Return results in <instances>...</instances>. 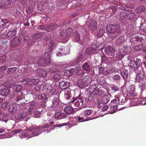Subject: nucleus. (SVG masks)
Wrapping results in <instances>:
<instances>
[{
  "mask_svg": "<svg viewBox=\"0 0 146 146\" xmlns=\"http://www.w3.org/2000/svg\"><path fill=\"white\" fill-rule=\"evenodd\" d=\"M105 92L102 88H98V86L96 84H92L90 85L89 88L86 90L85 93L88 95L92 94L94 95H102L104 94Z\"/></svg>",
  "mask_w": 146,
  "mask_h": 146,
  "instance_id": "nucleus-1",
  "label": "nucleus"
},
{
  "mask_svg": "<svg viewBox=\"0 0 146 146\" xmlns=\"http://www.w3.org/2000/svg\"><path fill=\"white\" fill-rule=\"evenodd\" d=\"M47 126H38L33 125L30 127V130L31 131L30 135L32 137L36 136L47 130Z\"/></svg>",
  "mask_w": 146,
  "mask_h": 146,
  "instance_id": "nucleus-2",
  "label": "nucleus"
},
{
  "mask_svg": "<svg viewBox=\"0 0 146 146\" xmlns=\"http://www.w3.org/2000/svg\"><path fill=\"white\" fill-rule=\"evenodd\" d=\"M82 97L83 96H81V94H80L79 96L75 98L73 97L70 102L71 106L81 108L84 102Z\"/></svg>",
  "mask_w": 146,
  "mask_h": 146,
  "instance_id": "nucleus-3",
  "label": "nucleus"
},
{
  "mask_svg": "<svg viewBox=\"0 0 146 146\" xmlns=\"http://www.w3.org/2000/svg\"><path fill=\"white\" fill-rule=\"evenodd\" d=\"M120 25H113L110 24L107 25L106 27V31L109 33L117 34L120 31Z\"/></svg>",
  "mask_w": 146,
  "mask_h": 146,
  "instance_id": "nucleus-4",
  "label": "nucleus"
},
{
  "mask_svg": "<svg viewBox=\"0 0 146 146\" xmlns=\"http://www.w3.org/2000/svg\"><path fill=\"white\" fill-rule=\"evenodd\" d=\"M146 38V35H145L139 34L133 37L131 39V41L135 43L139 42H142Z\"/></svg>",
  "mask_w": 146,
  "mask_h": 146,
  "instance_id": "nucleus-5",
  "label": "nucleus"
},
{
  "mask_svg": "<svg viewBox=\"0 0 146 146\" xmlns=\"http://www.w3.org/2000/svg\"><path fill=\"white\" fill-rule=\"evenodd\" d=\"M15 102L19 105H23L25 104V100L23 98V93H17L15 97Z\"/></svg>",
  "mask_w": 146,
  "mask_h": 146,
  "instance_id": "nucleus-6",
  "label": "nucleus"
},
{
  "mask_svg": "<svg viewBox=\"0 0 146 146\" xmlns=\"http://www.w3.org/2000/svg\"><path fill=\"white\" fill-rule=\"evenodd\" d=\"M25 82V84L26 85H35L38 84L39 80L38 79H31L29 78H24L23 79L21 82Z\"/></svg>",
  "mask_w": 146,
  "mask_h": 146,
  "instance_id": "nucleus-7",
  "label": "nucleus"
},
{
  "mask_svg": "<svg viewBox=\"0 0 146 146\" xmlns=\"http://www.w3.org/2000/svg\"><path fill=\"white\" fill-rule=\"evenodd\" d=\"M82 68V70L87 73L90 72L92 70V65L90 62H86L83 63Z\"/></svg>",
  "mask_w": 146,
  "mask_h": 146,
  "instance_id": "nucleus-8",
  "label": "nucleus"
},
{
  "mask_svg": "<svg viewBox=\"0 0 146 146\" xmlns=\"http://www.w3.org/2000/svg\"><path fill=\"white\" fill-rule=\"evenodd\" d=\"M141 64V60L136 58V61L131 60L130 62V66L133 69H136L138 68Z\"/></svg>",
  "mask_w": 146,
  "mask_h": 146,
  "instance_id": "nucleus-9",
  "label": "nucleus"
},
{
  "mask_svg": "<svg viewBox=\"0 0 146 146\" xmlns=\"http://www.w3.org/2000/svg\"><path fill=\"white\" fill-rule=\"evenodd\" d=\"M50 58L49 56V59L48 60V62L46 61L45 59L41 58L38 60L37 64L40 66H47L50 65Z\"/></svg>",
  "mask_w": 146,
  "mask_h": 146,
  "instance_id": "nucleus-10",
  "label": "nucleus"
},
{
  "mask_svg": "<svg viewBox=\"0 0 146 146\" xmlns=\"http://www.w3.org/2000/svg\"><path fill=\"white\" fill-rule=\"evenodd\" d=\"M104 51L107 55L112 56L114 54L115 50L113 47L108 46L105 48Z\"/></svg>",
  "mask_w": 146,
  "mask_h": 146,
  "instance_id": "nucleus-11",
  "label": "nucleus"
},
{
  "mask_svg": "<svg viewBox=\"0 0 146 146\" xmlns=\"http://www.w3.org/2000/svg\"><path fill=\"white\" fill-rule=\"evenodd\" d=\"M21 38L20 37L14 38L11 42V46L12 47H17L21 44Z\"/></svg>",
  "mask_w": 146,
  "mask_h": 146,
  "instance_id": "nucleus-12",
  "label": "nucleus"
},
{
  "mask_svg": "<svg viewBox=\"0 0 146 146\" xmlns=\"http://www.w3.org/2000/svg\"><path fill=\"white\" fill-rule=\"evenodd\" d=\"M12 80V78L11 77H8L5 80V82L2 84V86L7 88H11L13 85Z\"/></svg>",
  "mask_w": 146,
  "mask_h": 146,
  "instance_id": "nucleus-13",
  "label": "nucleus"
},
{
  "mask_svg": "<svg viewBox=\"0 0 146 146\" xmlns=\"http://www.w3.org/2000/svg\"><path fill=\"white\" fill-rule=\"evenodd\" d=\"M71 90L69 89L63 90L62 92L64 93V97L66 100L70 99L72 97V94L71 93Z\"/></svg>",
  "mask_w": 146,
  "mask_h": 146,
  "instance_id": "nucleus-14",
  "label": "nucleus"
},
{
  "mask_svg": "<svg viewBox=\"0 0 146 146\" xmlns=\"http://www.w3.org/2000/svg\"><path fill=\"white\" fill-rule=\"evenodd\" d=\"M126 17L131 22H134L136 20V16L134 12H131L126 14Z\"/></svg>",
  "mask_w": 146,
  "mask_h": 146,
  "instance_id": "nucleus-15",
  "label": "nucleus"
},
{
  "mask_svg": "<svg viewBox=\"0 0 146 146\" xmlns=\"http://www.w3.org/2000/svg\"><path fill=\"white\" fill-rule=\"evenodd\" d=\"M82 84L85 83L86 85L89 84L92 81V77L90 75L84 76L82 78Z\"/></svg>",
  "mask_w": 146,
  "mask_h": 146,
  "instance_id": "nucleus-16",
  "label": "nucleus"
},
{
  "mask_svg": "<svg viewBox=\"0 0 146 146\" xmlns=\"http://www.w3.org/2000/svg\"><path fill=\"white\" fill-rule=\"evenodd\" d=\"M70 83L64 81L61 82L59 83V86L60 88L63 90L68 89L69 87Z\"/></svg>",
  "mask_w": 146,
  "mask_h": 146,
  "instance_id": "nucleus-17",
  "label": "nucleus"
},
{
  "mask_svg": "<svg viewBox=\"0 0 146 146\" xmlns=\"http://www.w3.org/2000/svg\"><path fill=\"white\" fill-rule=\"evenodd\" d=\"M127 47H122L119 49V54L120 58H123L127 53L129 52L127 50Z\"/></svg>",
  "mask_w": 146,
  "mask_h": 146,
  "instance_id": "nucleus-18",
  "label": "nucleus"
},
{
  "mask_svg": "<svg viewBox=\"0 0 146 146\" xmlns=\"http://www.w3.org/2000/svg\"><path fill=\"white\" fill-rule=\"evenodd\" d=\"M118 73H120L123 79L127 78L128 76V72L125 68H123L118 71Z\"/></svg>",
  "mask_w": 146,
  "mask_h": 146,
  "instance_id": "nucleus-19",
  "label": "nucleus"
},
{
  "mask_svg": "<svg viewBox=\"0 0 146 146\" xmlns=\"http://www.w3.org/2000/svg\"><path fill=\"white\" fill-rule=\"evenodd\" d=\"M54 117L55 118L60 119L66 118L67 115L65 113L58 111L55 112Z\"/></svg>",
  "mask_w": 146,
  "mask_h": 146,
  "instance_id": "nucleus-20",
  "label": "nucleus"
},
{
  "mask_svg": "<svg viewBox=\"0 0 146 146\" xmlns=\"http://www.w3.org/2000/svg\"><path fill=\"white\" fill-rule=\"evenodd\" d=\"M126 39L124 36H122L117 38L115 40V44L117 46H120L123 43Z\"/></svg>",
  "mask_w": 146,
  "mask_h": 146,
  "instance_id": "nucleus-21",
  "label": "nucleus"
},
{
  "mask_svg": "<svg viewBox=\"0 0 146 146\" xmlns=\"http://www.w3.org/2000/svg\"><path fill=\"white\" fill-rule=\"evenodd\" d=\"M31 131L30 130V127L26 131H23L21 133V138L28 137V138H30L32 137V136L30 135V134L31 133Z\"/></svg>",
  "mask_w": 146,
  "mask_h": 146,
  "instance_id": "nucleus-22",
  "label": "nucleus"
},
{
  "mask_svg": "<svg viewBox=\"0 0 146 146\" xmlns=\"http://www.w3.org/2000/svg\"><path fill=\"white\" fill-rule=\"evenodd\" d=\"M64 111L68 114H73L75 112V111L73 108L68 106H66L65 107Z\"/></svg>",
  "mask_w": 146,
  "mask_h": 146,
  "instance_id": "nucleus-23",
  "label": "nucleus"
},
{
  "mask_svg": "<svg viewBox=\"0 0 146 146\" xmlns=\"http://www.w3.org/2000/svg\"><path fill=\"white\" fill-rule=\"evenodd\" d=\"M28 115V113L26 111H23L21 113H18L17 116V119L19 120H21L24 119Z\"/></svg>",
  "mask_w": 146,
  "mask_h": 146,
  "instance_id": "nucleus-24",
  "label": "nucleus"
},
{
  "mask_svg": "<svg viewBox=\"0 0 146 146\" xmlns=\"http://www.w3.org/2000/svg\"><path fill=\"white\" fill-rule=\"evenodd\" d=\"M111 96L110 94L103 96L102 98V103L106 104L108 103L110 100V97Z\"/></svg>",
  "mask_w": 146,
  "mask_h": 146,
  "instance_id": "nucleus-25",
  "label": "nucleus"
},
{
  "mask_svg": "<svg viewBox=\"0 0 146 146\" xmlns=\"http://www.w3.org/2000/svg\"><path fill=\"white\" fill-rule=\"evenodd\" d=\"M17 34V30L13 29L9 31L7 34V36L9 37L12 38L15 36Z\"/></svg>",
  "mask_w": 146,
  "mask_h": 146,
  "instance_id": "nucleus-26",
  "label": "nucleus"
},
{
  "mask_svg": "<svg viewBox=\"0 0 146 146\" xmlns=\"http://www.w3.org/2000/svg\"><path fill=\"white\" fill-rule=\"evenodd\" d=\"M0 92L1 94L3 96L7 95L10 94V90L8 88L0 89Z\"/></svg>",
  "mask_w": 146,
  "mask_h": 146,
  "instance_id": "nucleus-27",
  "label": "nucleus"
},
{
  "mask_svg": "<svg viewBox=\"0 0 146 146\" xmlns=\"http://www.w3.org/2000/svg\"><path fill=\"white\" fill-rule=\"evenodd\" d=\"M98 83L100 85H103L105 83V78L103 76L98 77L96 79Z\"/></svg>",
  "mask_w": 146,
  "mask_h": 146,
  "instance_id": "nucleus-28",
  "label": "nucleus"
},
{
  "mask_svg": "<svg viewBox=\"0 0 146 146\" xmlns=\"http://www.w3.org/2000/svg\"><path fill=\"white\" fill-rule=\"evenodd\" d=\"M145 10V7L142 5H140L136 8L135 11L137 13H140L143 12Z\"/></svg>",
  "mask_w": 146,
  "mask_h": 146,
  "instance_id": "nucleus-29",
  "label": "nucleus"
},
{
  "mask_svg": "<svg viewBox=\"0 0 146 146\" xmlns=\"http://www.w3.org/2000/svg\"><path fill=\"white\" fill-rule=\"evenodd\" d=\"M38 72L39 76L42 77H45L48 74L47 72L44 69L38 70Z\"/></svg>",
  "mask_w": 146,
  "mask_h": 146,
  "instance_id": "nucleus-30",
  "label": "nucleus"
},
{
  "mask_svg": "<svg viewBox=\"0 0 146 146\" xmlns=\"http://www.w3.org/2000/svg\"><path fill=\"white\" fill-rule=\"evenodd\" d=\"M97 23L95 21H93L90 24L88 27L91 29L94 30L96 29L97 27Z\"/></svg>",
  "mask_w": 146,
  "mask_h": 146,
  "instance_id": "nucleus-31",
  "label": "nucleus"
},
{
  "mask_svg": "<svg viewBox=\"0 0 146 146\" xmlns=\"http://www.w3.org/2000/svg\"><path fill=\"white\" fill-rule=\"evenodd\" d=\"M17 110V106L15 105L10 106L9 108V111L12 114L16 112Z\"/></svg>",
  "mask_w": 146,
  "mask_h": 146,
  "instance_id": "nucleus-32",
  "label": "nucleus"
},
{
  "mask_svg": "<svg viewBox=\"0 0 146 146\" xmlns=\"http://www.w3.org/2000/svg\"><path fill=\"white\" fill-rule=\"evenodd\" d=\"M74 72V70L70 69V70H67L65 71L63 74L64 76L68 77L71 76Z\"/></svg>",
  "mask_w": 146,
  "mask_h": 146,
  "instance_id": "nucleus-33",
  "label": "nucleus"
},
{
  "mask_svg": "<svg viewBox=\"0 0 146 146\" xmlns=\"http://www.w3.org/2000/svg\"><path fill=\"white\" fill-rule=\"evenodd\" d=\"M116 98L118 99L117 101L120 105H123L125 102V98L124 97H119V96H117Z\"/></svg>",
  "mask_w": 146,
  "mask_h": 146,
  "instance_id": "nucleus-34",
  "label": "nucleus"
},
{
  "mask_svg": "<svg viewBox=\"0 0 146 146\" xmlns=\"http://www.w3.org/2000/svg\"><path fill=\"white\" fill-rule=\"evenodd\" d=\"M42 36V34L40 33H37L33 35V38L34 40L36 41L40 38Z\"/></svg>",
  "mask_w": 146,
  "mask_h": 146,
  "instance_id": "nucleus-35",
  "label": "nucleus"
},
{
  "mask_svg": "<svg viewBox=\"0 0 146 146\" xmlns=\"http://www.w3.org/2000/svg\"><path fill=\"white\" fill-rule=\"evenodd\" d=\"M96 50L95 47H92L88 48L86 49V52L89 54L93 53L94 51Z\"/></svg>",
  "mask_w": 146,
  "mask_h": 146,
  "instance_id": "nucleus-36",
  "label": "nucleus"
},
{
  "mask_svg": "<svg viewBox=\"0 0 146 146\" xmlns=\"http://www.w3.org/2000/svg\"><path fill=\"white\" fill-rule=\"evenodd\" d=\"M17 68L16 67L9 68L7 70V73L8 74H10L14 73L17 71Z\"/></svg>",
  "mask_w": 146,
  "mask_h": 146,
  "instance_id": "nucleus-37",
  "label": "nucleus"
},
{
  "mask_svg": "<svg viewBox=\"0 0 146 146\" xmlns=\"http://www.w3.org/2000/svg\"><path fill=\"white\" fill-rule=\"evenodd\" d=\"M77 71L76 72V75L83 76L84 74V71L83 70H82L80 68H77L76 69Z\"/></svg>",
  "mask_w": 146,
  "mask_h": 146,
  "instance_id": "nucleus-38",
  "label": "nucleus"
},
{
  "mask_svg": "<svg viewBox=\"0 0 146 146\" xmlns=\"http://www.w3.org/2000/svg\"><path fill=\"white\" fill-rule=\"evenodd\" d=\"M59 100L57 98H54L52 101L53 105L52 106L53 107H56L58 105Z\"/></svg>",
  "mask_w": 146,
  "mask_h": 146,
  "instance_id": "nucleus-39",
  "label": "nucleus"
},
{
  "mask_svg": "<svg viewBox=\"0 0 146 146\" xmlns=\"http://www.w3.org/2000/svg\"><path fill=\"white\" fill-rule=\"evenodd\" d=\"M54 26L55 24H50L49 25L47 26L46 29V31L48 32L52 31Z\"/></svg>",
  "mask_w": 146,
  "mask_h": 146,
  "instance_id": "nucleus-40",
  "label": "nucleus"
},
{
  "mask_svg": "<svg viewBox=\"0 0 146 146\" xmlns=\"http://www.w3.org/2000/svg\"><path fill=\"white\" fill-rule=\"evenodd\" d=\"M114 72V70L111 69H108V70H105L103 74L104 75H107L113 73Z\"/></svg>",
  "mask_w": 146,
  "mask_h": 146,
  "instance_id": "nucleus-41",
  "label": "nucleus"
},
{
  "mask_svg": "<svg viewBox=\"0 0 146 146\" xmlns=\"http://www.w3.org/2000/svg\"><path fill=\"white\" fill-rule=\"evenodd\" d=\"M30 113V114L31 113V114L33 115L34 117H38L39 115L40 112L37 110H33L32 112L31 113Z\"/></svg>",
  "mask_w": 146,
  "mask_h": 146,
  "instance_id": "nucleus-42",
  "label": "nucleus"
},
{
  "mask_svg": "<svg viewBox=\"0 0 146 146\" xmlns=\"http://www.w3.org/2000/svg\"><path fill=\"white\" fill-rule=\"evenodd\" d=\"M22 89L21 86L20 84L16 85L14 87V89L15 92H19L18 93H20V90Z\"/></svg>",
  "mask_w": 146,
  "mask_h": 146,
  "instance_id": "nucleus-43",
  "label": "nucleus"
},
{
  "mask_svg": "<svg viewBox=\"0 0 146 146\" xmlns=\"http://www.w3.org/2000/svg\"><path fill=\"white\" fill-rule=\"evenodd\" d=\"M105 30L103 29H100L99 30L97 33V35L98 37H100L102 36L105 33Z\"/></svg>",
  "mask_w": 146,
  "mask_h": 146,
  "instance_id": "nucleus-44",
  "label": "nucleus"
},
{
  "mask_svg": "<svg viewBox=\"0 0 146 146\" xmlns=\"http://www.w3.org/2000/svg\"><path fill=\"white\" fill-rule=\"evenodd\" d=\"M104 43H101L99 44L98 45H95V48H96V50H101L104 48Z\"/></svg>",
  "mask_w": 146,
  "mask_h": 146,
  "instance_id": "nucleus-45",
  "label": "nucleus"
},
{
  "mask_svg": "<svg viewBox=\"0 0 146 146\" xmlns=\"http://www.w3.org/2000/svg\"><path fill=\"white\" fill-rule=\"evenodd\" d=\"M111 90H112L113 92H115L119 90L118 86L115 85H113L110 87Z\"/></svg>",
  "mask_w": 146,
  "mask_h": 146,
  "instance_id": "nucleus-46",
  "label": "nucleus"
},
{
  "mask_svg": "<svg viewBox=\"0 0 146 146\" xmlns=\"http://www.w3.org/2000/svg\"><path fill=\"white\" fill-rule=\"evenodd\" d=\"M143 47L142 45H139L133 47V49L137 51H140L143 50Z\"/></svg>",
  "mask_w": 146,
  "mask_h": 146,
  "instance_id": "nucleus-47",
  "label": "nucleus"
},
{
  "mask_svg": "<svg viewBox=\"0 0 146 146\" xmlns=\"http://www.w3.org/2000/svg\"><path fill=\"white\" fill-rule=\"evenodd\" d=\"M140 29L146 33V22H144L140 27Z\"/></svg>",
  "mask_w": 146,
  "mask_h": 146,
  "instance_id": "nucleus-48",
  "label": "nucleus"
},
{
  "mask_svg": "<svg viewBox=\"0 0 146 146\" xmlns=\"http://www.w3.org/2000/svg\"><path fill=\"white\" fill-rule=\"evenodd\" d=\"M144 72L143 69L142 68H141V69L138 70L137 72L136 75L141 76H144L143 75L144 74Z\"/></svg>",
  "mask_w": 146,
  "mask_h": 146,
  "instance_id": "nucleus-49",
  "label": "nucleus"
},
{
  "mask_svg": "<svg viewBox=\"0 0 146 146\" xmlns=\"http://www.w3.org/2000/svg\"><path fill=\"white\" fill-rule=\"evenodd\" d=\"M102 100H101L100 99H98L97 100L96 102L95 103V104L96 105H97L98 107V108H100L102 107L101 106V105L102 104Z\"/></svg>",
  "mask_w": 146,
  "mask_h": 146,
  "instance_id": "nucleus-50",
  "label": "nucleus"
},
{
  "mask_svg": "<svg viewBox=\"0 0 146 146\" xmlns=\"http://www.w3.org/2000/svg\"><path fill=\"white\" fill-rule=\"evenodd\" d=\"M98 68H99V73L100 74L103 73L105 68L102 67V64H100L98 66Z\"/></svg>",
  "mask_w": 146,
  "mask_h": 146,
  "instance_id": "nucleus-51",
  "label": "nucleus"
},
{
  "mask_svg": "<svg viewBox=\"0 0 146 146\" xmlns=\"http://www.w3.org/2000/svg\"><path fill=\"white\" fill-rule=\"evenodd\" d=\"M27 97L28 99V101H32L34 98V95L33 94L30 93L28 94L27 96Z\"/></svg>",
  "mask_w": 146,
  "mask_h": 146,
  "instance_id": "nucleus-52",
  "label": "nucleus"
},
{
  "mask_svg": "<svg viewBox=\"0 0 146 146\" xmlns=\"http://www.w3.org/2000/svg\"><path fill=\"white\" fill-rule=\"evenodd\" d=\"M93 99V98L91 96H88V97L86 98L85 102L87 103H89Z\"/></svg>",
  "mask_w": 146,
  "mask_h": 146,
  "instance_id": "nucleus-53",
  "label": "nucleus"
},
{
  "mask_svg": "<svg viewBox=\"0 0 146 146\" xmlns=\"http://www.w3.org/2000/svg\"><path fill=\"white\" fill-rule=\"evenodd\" d=\"M92 112L91 110H87L84 111V115L85 116H87L90 115H92Z\"/></svg>",
  "mask_w": 146,
  "mask_h": 146,
  "instance_id": "nucleus-54",
  "label": "nucleus"
},
{
  "mask_svg": "<svg viewBox=\"0 0 146 146\" xmlns=\"http://www.w3.org/2000/svg\"><path fill=\"white\" fill-rule=\"evenodd\" d=\"M2 4L8 5L11 3V1L10 0H2Z\"/></svg>",
  "mask_w": 146,
  "mask_h": 146,
  "instance_id": "nucleus-55",
  "label": "nucleus"
},
{
  "mask_svg": "<svg viewBox=\"0 0 146 146\" xmlns=\"http://www.w3.org/2000/svg\"><path fill=\"white\" fill-rule=\"evenodd\" d=\"M61 77V76L58 74H55L53 76V78L56 80H59Z\"/></svg>",
  "mask_w": 146,
  "mask_h": 146,
  "instance_id": "nucleus-56",
  "label": "nucleus"
},
{
  "mask_svg": "<svg viewBox=\"0 0 146 146\" xmlns=\"http://www.w3.org/2000/svg\"><path fill=\"white\" fill-rule=\"evenodd\" d=\"M36 29L38 30H44L45 29V27L44 26L41 25L37 26Z\"/></svg>",
  "mask_w": 146,
  "mask_h": 146,
  "instance_id": "nucleus-57",
  "label": "nucleus"
},
{
  "mask_svg": "<svg viewBox=\"0 0 146 146\" xmlns=\"http://www.w3.org/2000/svg\"><path fill=\"white\" fill-rule=\"evenodd\" d=\"M34 103H32L29 106V113H30V112H31L33 111V109L34 108Z\"/></svg>",
  "mask_w": 146,
  "mask_h": 146,
  "instance_id": "nucleus-58",
  "label": "nucleus"
},
{
  "mask_svg": "<svg viewBox=\"0 0 146 146\" xmlns=\"http://www.w3.org/2000/svg\"><path fill=\"white\" fill-rule=\"evenodd\" d=\"M80 40V36L78 33H77L75 35V41L76 42L79 41Z\"/></svg>",
  "mask_w": 146,
  "mask_h": 146,
  "instance_id": "nucleus-59",
  "label": "nucleus"
},
{
  "mask_svg": "<svg viewBox=\"0 0 146 146\" xmlns=\"http://www.w3.org/2000/svg\"><path fill=\"white\" fill-rule=\"evenodd\" d=\"M82 80L81 81H80L78 82V86H79L80 87H82L85 86L86 85V84H85V83H84L83 84H82Z\"/></svg>",
  "mask_w": 146,
  "mask_h": 146,
  "instance_id": "nucleus-60",
  "label": "nucleus"
},
{
  "mask_svg": "<svg viewBox=\"0 0 146 146\" xmlns=\"http://www.w3.org/2000/svg\"><path fill=\"white\" fill-rule=\"evenodd\" d=\"M27 12L29 14H30L32 13L33 11V9L32 7H29L27 8L26 9Z\"/></svg>",
  "mask_w": 146,
  "mask_h": 146,
  "instance_id": "nucleus-61",
  "label": "nucleus"
},
{
  "mask_svg": "<svg viewBox=\"0 0 146 146\" xmlns=\"http://www.w3.org/2000/svg\"><path fill=\"white\" fill-rule=\"evenodd\" d=\"M30 38L29 36L27 35H26L24 36L23 37V41L25 42H27L29 40H30Z\"/></svg>",
  "mask_w": 146,
  "mask_h": 146,
  "instance_id": "nucleus-62",
  "label": "nucleus"
},
{
  "mask_svg": "<svg viewBox=\"0 0 146 146\" xmlns=\"http://www.w3.org/2000/svg\"><path fill=\"white\" fill-rule=\"evenodd\" d=\"M6 56L5 55H3L0 58V63L3 62L5 61L6 59Z\"/></svg>",
  "mask_w": 146,
  "mask_h": 146,
  "instance_id": "nucleus-63",
  "label": "nucleus"
},
{
  "mask_svg": "<svg viewBox=\"0 0 146 146\" xmlns=\"http://www.w3.org/2000/svg\"><path fill=\"white\" fill-rule=\"evenodd\" d=\"M113 78L114 80H118L120 79V76L118 74H116L113 76Z\"/></svg>",
  "mask_w": 146,
  "mask_h": 146,
  "instance_id": "nucleus-64",
  "label": "nucleus"
}]
</instances>
